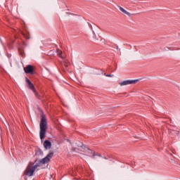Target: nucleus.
<instances>
[{
	"instance_id": "obj_1",
	"label": "nucleus",
	"mask_w": 180,
	"mask_h": 180,
	"mask_svg": "<svg viewBox=\"0 0 180 180\" xmlns=\"http://www.w3.org/2000/svg\"><path fill=\"white\" fill-rule=\"evenodd\" d=\"M41 122H40V131H39V137L41 140H43L44 137H46V131L47 130V119L46 118V115H41Z\"/></svg>"
},
{
	"instance_id": "obj_2",
	"label": "nucleus",
	"mask_w": 180,
	"mask_h": 180,
	"mask_svg": "<svg viewBox=\"0 0 180 180\" xmlns=\"http://www.w3.org/2000/svg\"><path fill=\"white\" fill-rule=\"evenodd\" d=\"M54 153H49L44 158L41 159V160H36L34 161V165L33 166V167L35 169H37V168H39V167H41L44 165V164H49V162H50V159H51L53 158Z\"/></svg>"
},
{
	"instance_id": "obj_3",
	"label": "nucleus",
	"mask_w": 180,
	"mask_h": 180,
	"mask_svg": "<svg viewBox=\"0 0 180 180\" xmlns=\"http://www.w3.org/2000/svg\"><path fill=\"white\" fill-rule=\"evenodd\" d=\"M137 82H139V79L125 80V81L120 82L119 85H120V86H124L126 85H133L134 84H137Z\"/></svg>"
},
{
	"instance_id": "obj_4",
	"label": "nucleus",
	"mask_w": 180,
	"mask_h": 180,
	"mask_svg": "<svg viewBox=\"0 0 180 180\" xmlns=\"http://www.w3.org/2000/svg\"><path fill=\"white\" fill-rule=\"evenodd\" d=\"M34 171H36V169H34L33 166L31 168H29V167H27L25 170V175H27V176H33Z\"/></svg>"
},
{
	"instance_id": "obj_5",
	"label": "nucleus",
	"mask_w": 180,
	"mask_h": 180,
	"mask_svg": "<svg viewBox=\"0 0 180 180\" xmlns=\"http://www.w3.org/2000/svg\"><path fill=\"white\" fill-rule=\"evenodd\" d=\"M24 71L25 74H31L33 75L34 73V68L32 65H28L24 68Z\"/></svg>"
},
{
	"instance_id": "obj_6",
	"label": "nucleus",
	"mask_w": 180,
	"mask_h": 180,
	"mask_svg": "<svg viewBox=\"0 0 180 180\" xmlns=\"http://www.w3.org/2000/svg\"><path fill=\"white\" fill-rule=\"evenodd\" d=\"M26 82H27V86L30 88V89L33 91V92L36 93V91L34 89V85H33V83H32L30 79H27V77H26Z\"/></svg>"
},
{
	"instance_id": "obj_7",
	"label": "nucleus",
	"mask_w": 180,
	"mask_h": 180,
	"mask_svg": "<svg viewBox=\"0 0 180 180\" xmlns=\"http://www.w3.org/2000/svg\"><path fill=\"white\" fill-rule=\"evenodd\" d=\"M78 172V169L77 167L72 168V169L69 170L70 175L72 176H77V174Z\"/></svg>"
},
{
	"instance_id": "obj_8",
	"label": "nucleus",
	"mask_w": 180,
	"mask_h": 180,
	"mask_svg": "<svg viewBox=\"0 0 180 180\" xmlns=\"http://www.w3.org/2000/svg\"><path fill=\"white\" fill-rule=\"evenodd\" d=\"M44 147L46 150L51 148V142H50V141H45L44 143Z\"/></svg>"
},
{
	"instance_id": "obj_9",
	"label": "nucleus",
	"mask_w": 180,
	"mask_h": 180,
	"mask_svg": "<svg viewBox=\"0 0 180 180\" xmlns=\"http://www.w3.org/2000/svg\"><path fill=\"white\" fill-rule=\"evenodd\" d=\"M120 11H121V12H122V13H124L125 15L130 16V13H129L128 11L124 10V8H123L122 7H120Z\"/></svg>"
},
{
	"instance_id": "obj_10",
	"label": "nucleus",
	"mask_w": 180,
	"mask_h": 180,
	"mask_svg": "<svg viewBox=\"0 0 180 180\" xmlns=\"http://www.w3.org/2000/svg\"><path fill=\"white\" fill-rule=\"evenodd\" d=\"M56 53H57L58 56H59V57H60V58H64L63 57V51H61V50H60V49H57V50H56Z\"/></svg>"
},
{
	"instance_id": "obj_11",
	"label": "nucleus",
	"mask_w": 180,
	"mask_h": 180,
	"mask_svg": "<svg viewBox=\"0 0 180 180\" xmlns=\"http://www.w3.org/2000/svg\"><path fill=\"white\" fill-rule=\"evenodd\" d=\"M95 155H98V157H101V155H96L95 152H93L92 158H94Z\"/></svg>"
},
{
	"instance_id": "obj_12",
	"label": "nucleus",
	"mask_w": 180,
	"mask_h": 180,
	"mask_svg": "<svg viewBox=\"0 0 180 180\" xmlns=\"http://www.w3.org/2000/svg\"><path fill=\"white\" fill-rule=\"evenodd\" d=\"M23 34L24 37H25V39H30V38L29 37V36H27V35H26V34Z\"/></svg>"
},
{
	"instance_id": "obj_13",
	"label": "nucleus",
	"mask_w": 180,
	"mask_h": 180,
	"mask_svg": "<svg viewBox=\"0 0 180 180\" xmlns=\"http://www.w3.org/2000/svg\"><path fill=\"white\" fill-rule=\"evenodd\" d=\"M64 65H65V67H68V65H69L68 62H65Z\"/></svg>"
},
{
	"instance_id": "obj_14",
	"label": "nucleus",
	"mask_w": 180,
	"mask_h": 180,
	"mask_svg": "<svg viewBox=\"0 0 180 180\" xmlns=\"http://www.w3.org/2000/svg\"><path fill=\"white\" fill-rule=\"evenodd\" d=\"M165 51H168V50H169V48L168 46L165 47Z\"/></svg>"
},
{
	"instance_id": "obj_15",
	"label": "nucleus",
	"mask_w": 180,
	"mask_h": 180,
	"mask_svg": "<svg viewBox=\"0 0 180 180\" xmlns=\"http://www.w3.org/2000/svg\"><path fill=\"white\" fill-rule=\"evenodd\" d=\"M105 76H107V77H114V75H106Z\"/></svg>"
},
{
	"instance_id": "obj_16",
	"label": "nucleus",
	"mask_w": 180,
	"mask_h": 180,
	"mask_svg": "<svg viewBox=\"0 0 180 180\" xmlns=\"http://www.w3.org/2000/svg\"><path fill=\"white\" fill-rule=\"evenodd\" d=\"M117 50H119V46H116Z\"/></svg>"
},
{
	"instance_id": "obj_17",
	"label": "nucleus",
	"mask_w": 180,
	"mask_h": 180,
	"mask_svg": "<svg viewBox=\"0 0 180 180\" xmlns=\"http://www.w3.org/2000/svg\"><path fill=\"white\" fill-rule=\"evenodd\" d=\"M35 95L37 98H39V95H37V93H35Z\"/></svg>"
}]
</instances>
